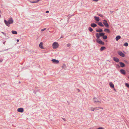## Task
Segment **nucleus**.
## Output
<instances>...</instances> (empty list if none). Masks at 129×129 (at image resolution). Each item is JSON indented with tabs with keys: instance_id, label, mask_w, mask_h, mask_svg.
I'll list each match as a JSON object with an SVG mask.
<instances>
[{
	"instance_id": "de8ad7c7",
	"label": "nucleus",
	"mask_w": 129,
	"mask_h": 129,
	"mask_svg": "<svg viewBox=\"0 0 129 129\" xmlns=\"http://www.w3.org/2000/svg\"><path fill=\"white\" fill-rule=\"evenodd\" d=\"M97 129H98V128H97Z\"/></svg>"
},
{
	"instance_id": "412c9836",
	"label": "nucleus",
	"mask_w": 129,
	"mask_h": 129,
	"mask_svg": "<svg viewBox=\"0 0 129 129\" xmlns=\"http://www.w3.org/2000/svg\"><path fill=\"white\" fill-rule=\"evenodd\" d=\"M104 31L107 33H110L109 30L108 29H105L104 30Z\"/></svg>"
},
{
	"instance_id": "6ab92c4d",
	"label": "nucleus",
	"mask_w": 129,
	"mask_h": 129,
	"mask_svg": "<svg viewBox=\"0 0 129 129\" xmlns=\"http://www.w3.org/2000/svg\"><path fill=\"white\" fill-rule=\"evenodd\" d=\"M121 38V37L119 36H116L115 38L116 40L118 41V40Z\"/></svg>"
},
{
	"instance_id": "a878e982",
	"label": "nucleus",
	"mask_w": 129,
	"mask_h": 129,
	"mask_svg": "<svg viewBox=\"0 0 129 129\" xmlns=\"http://www.w3.org/2000/svg\"><path fill=\"white\" fill-rule=\"evenodd\" d=\"M100 36H103L105 35V33H100Z\"/></svg>"
},
{
	"instance_id": "f3484780",
	"label": "nucleus",
	"mask_w": 129,
	"mask_h": 129,
	"mask_svg": "<svg viewBox=\"0 0 129 129\" xmlns=\"http://www.w3.org/2000/svg\"><path fill=\"white\" fill-rule=\"evenodd\" d=\"M90 26H91L93 27H96L97 26V25L96 24L94 23H91V24Z\"/></svg>"
},
{
	"instance_id": "c756f323",
	"label": "nucleus",
	"mask_w": 129,
	"mask_h": 129,
	"mask_svg": "<svg viewBox=\"0 0 129 129\" xmlns=\"http://www.w3.org/2000/svg\"><path fill=\"white\" fill-rule=\"evenodd\" d=\"M128 45V43L127 42L125 43L124 44V45L125 46H127Z\"/></svg>"
},
{
	"instance_id": "6e6552de",
	"label": "nucleus",
	"mask_w": 129,
	"mask_h": 129,
	"mask_svg": "<svg viewBox=\"0 0 129 129\" xmlns=\"http://www.w3.org/2000/svg\"><path fill=\"white\" fill-rule=\"evenodd\" d=\"M118 53L119 55L122 57H124L125 56L124 54L122 52L120 51H118Z\"/></svg>"
},
{
	"instance_id": "f8f14e48",
	"label": "nucleus",
	"mask_w": 129,
	"mask_h": 129,
	"mask_svg": "<svg viewBox=\"0 0 129 129\" xmlns=\"http://www.w3.org/2000/svg\"><path fill=\"white\" fill-rule=\"evenodd\" d=\"M39 47L40 48L42 49H44V48L43 46V43L42 42H41L39 45Z\"/></svg>"
},
{
	"instance_id": "5701e85b",
	"label": "nucleus",
	"mask_w": 129,
	"mask_h": 129,
	"mask_svg": "<svg viewBox=\"0 0 129 129\" xmlns=\"http://www.w3.org/2000/svg\"><path fill=\"white\" fill-rule=\"evenodd\" d=\"M98 24L100 26L103 27L104 26V25L101 22H99L98 23Z\"/></svg>"
},
{
	"instance_id": "9b49d317",
	"label": "nucleus",
	"mask_w": 129,
	"mask_h": 129,
	"mask_svg": "<svg viewBox=\"0 0 129 129\" xmlns=\"http://www.w3.org/2000/svg\"><path fill=\"white\" fill-rule=\"evenodd\" d=\"M17 111L20 112H23L24 111L23 109V108H20L17 109Z\"/></svg>"
},
{
	"instance_id": "b1692460",
	"label": "nucleus",
	"mask_w": 129,
	"mask_h": 129,
	"mask_svg": "<svg viewBox=\"0 0 129 129\" xmlns=\"http://www.w3.org/2000/svg\"><path fill=\"white\" fill-rule=\"evenodd\" d=\"M12 33L13 34H17V32L14 30H12L11 31Z\"/></svg>"
},
{
	"instance_id": "a19ab883",
	"label": "nucleus",
	"mask_w": 129,
	"mask_h": 129,
	"mask_svg": "<svg viewBox=\"0 0 129 129\" xmlns=\"http://www.w3.org/2000/svg\"><path fill=\"white\" fill-rule=\"evenodd\" d=\"M63 119L65 121V119L64 118H63Z\"/></svg>"
},
{
	"instance_id": "bb28decb",
	"label": "nucleus",
	"mask_w": 129,
	"mask_h": 129,
	"mask_svg": "<svg viewBox=\"0 0 129 129\" xmlns=\"http://www.w3.org/2000/svg\"><path fill=\"white\" fill-rule=\"evenodd\" d=\"M125 85L126 87H127L128 88H129V84L128 83H125Z\"/></svg>"
},
{
	"instance_id": "37998d69",
	"label": "nucleus",
	"mask_w": 129,
	"mask_h": 129,
	"mask_svg": "<svg viewBox=\"0 0 129 129\" xmlns=\"http://www.w3.org/2000/svg\"><path fill=\"white\" fill-rule=\"evenodd\" d=\"M117 65V66H118L119 67V65Z\"/></svg>"
},
{
	"instance_id": "cd10ccee",
	"label": "nucleus",
	"mask_w": 129,
	"mask_h": 129,
	"mask_svg": "<svg viewBox=\"0 0 129 129\" xmlns=\"http://www.w3.org/2000/svg\"><path fill=\"white\" fill-rule=\"evenodd\" d=\"M88 30L90 32H92L93 31V29L91 27H89Z\"/></svg>"
},
{
	"instance_id": "f257e3e1",
	"label": "nucleus",
	"mask_w": 129,
	"mask_h": 129,
	"mask_svg": "<svg viewBox=\"0 0 129 129\" xmlns=\"http://www.w3.org/2000/svg\"><path fill=\"white\" fill-rule=\"evenodd\" d=\"M4 22L7 26L9 27L10 26V24L13 23V20L12 18H10L9 19L8 21H7L6 20H4Z\"/></svg>"
},
{
	"instance_id": "423d86ee",
	"label": "nucleus",
	"mask_w": 129,
	"mask_h": 129,
	"mask_svg": "<svg viewBox=\"0 0 129 129\" xmlns=\"http://www.w3.org/2000/svg\"><path fill=\"white\" fill-rule=\"evenodd\" d=\"M93 100L94 103L98 104H100L101 103V101L98 100V99L96 97H94L93 98Z\"/></svg>"
},
{
	"instance_id": "c9c22d12",
	"label": "nucleus",
	"mask_w": 129,
	"mask_h": 129,
	"mask_svg": "<svg viewBox=\"0 0 129 129\" xmlns=\"http://www.w3.org/2000/svg\"><path fill=\"white\" fill-rule=\"evenodd\" d=\"M99 0H93V1H95L96 2L98 1Z\"/></svg>"
},
{
	"instance_id": "aec40b11",
	"label": "nucleus",
	"mask_w": 129,
	"mask_h": 129,
	"mask_svg": "<svg viewBox=\"0 0 129 129\" xmlns=\"http://www.w3.org/2000/svg\"><path fill=\"white\" fill-rule=\"evenodd\" d=\"M96 36V38H100V33H96L95 35Z\"/></svg>"
},
{
	"instance_id": "e433bc0d",
	"label": "nucleus",
	"mask_w": 129,
	"mask_h": 129,
	"mask_svg": "<svg viewBox=\"0 0 129 129\" xmlns=\"http://www.w3.org/2000/svg\"><path fill=\"white\" fill-rule=\"evenodd\" d=\"M46 13H48L49 12V11H46Z\"/></svg>"
},
{
	"instance_id": "4c0bfd02",
	"label": "nucleus",
	"mask_w": 129,
	"mask_h": 129,
	"mask_svg": "<svg viewBox=\"0 0 129 129\" xmlns=\"http://www.w3.org/2000/svg\"><path fill=\"white\" fill-rule=\"evenodd\" d=\"M114 90H115V91H116V89L114 88Z\"/></svg>"
},
{
	"instance_id": "c85d7f7f",
	"label": "nucleus",
	"mask_w": 129,
	"mask_h": 129,
	"mask_svg": "<svg viewBox=\"0 0 129 129\" xmlns=\"http://www.w3.org/2000/svg\"><path fill=\"white\" fill-rule=\"evenodd\" d=\"M103 38L104 39H106L107 38V37L106 36L104 35L103 37Z\"/></svg>"
},
{
	"instance_id": "f704fd0d",
	"label": "nucleus",
	"mask_w": 129,
	"mask_h": 129,
	"mask_svg": "<svg viewBox=\"0 0 129 129\" xmlns=\"http://www.w3.org/2000/svg\"><path fill=\"white\" fill-rule=\"evenodd\" d=\"M98 129H104L102 127H99L98 128Z\"/></svg>"
},
{
	"instance_id": "39448f33",
	"label": "nucleus",
	"mask_w": 129,
	"mask_h": 129,
	"mask_svg": "<svg viewBox=\"0 0 129 129\" xmlns=\"http://www.w3.org/2000/svg\"><path fill=\"white\" fill-rule=\"evenodd\" d=\"M96 42L102 45H104V43L102 42L101 40L99 38H97L96 39Z\"/></svg>"
},
{
	"instance_id": "a18cd8bd",
	"label": "nucleus",
	"mask_w": 129,
	"mask_h": 129,
	"mask_svg": "<svg viewBox=\"0 0 129 129\" xmlns=\"http://www.w3.org/2000/svg\"><path fill=\"white\" fill-rule=\"evenodd\" d=\"M2 33H3L4 34V32H2Z\"/></svg>"
},
{
	"instance_id": "c03bdc74",
	"label": "nucleus",
	"mask_w": 129,
	"mask_h": 129,
	"mask_svg": "<svg viewBox=\"0 0 129 129\" xmlns=\"http://www.w3.org/2000/svg\"><path fill=\"white\" fill-rule=\"evenodd\" d=\"M5 42H4L3 43H4V44H5Z\"/></svg>"
},
{
	"instance_id": "49530a36",
	"label": "nucleus",
	"mask_w": 129,
	"mask_h": 129,
	"mask_svg": "<svg viewBox=\"0 0 129 129\" xmlns=\"http://www.w3.org/2000/svg\"><path fill=\"white\" fill-rule=\"evenodd\" d=\"M128 78L129 79V76L128 77Z\"/></svg>"
},
{
	"instance_id": "f03ea898",
	"label": "nucleus",
	"mask_w": 129,
	"mask_h": 129,
	"mask_svg": "<svg viewBox=\"0 0 129 129\" xmlns=\"http://www.w3.org/2000/svg\"><path fill=\"white\" fill-rule=\"evenodd\" d=\"M58 44L57 42H55L52 44V46L54 49H55L57 48L58 47Z\"/></svg>"
},
{
	"instance_id": "393cba45",
	"label": "nucleus",
	"mask_w": 129,
	"mask_h": 129,
	"mask_svg": "<svg viewBox=\"0 0 129 129\" xmlns=\"http://www.w3.org/2000/svg\"><path fill=\"white\" fill-rule=\"evenodd\" d=\"M106 48L104 47H101L100 48V50L101 51H102L104 50Z\"/></svg>"
},
{
	"instance_id": "ddd939ff",
	"label": "nucleus",
	"mask_w": 129,
	"mask_h": 129,
	"mask_svg": "<svg viewBox=\"0 0 129 129\" xmlns=\"http://www.w3.org/2000/svg\"><path fill=\"white\" fill-rule=\"evenodd\" d=\"M113 59L114 61L117 62H119V59L117 57H114L113 58Z\"/></svg>"
},
{
	"instance_id": "72a5a7b5",
	"label": "nucleus",
	"mask_w": 129,
	"mask_h": 129,
	"mask_svg": "<svg viewBox=\"0 0 129 129\" xmlns=\"http://www.w3.org/2000/svg\"><path fill=\"white\" fill-rule=\"evenodd\" d=\"M71 44H67V47H69L70 46Z\"/></svg>"
},
{
	"instance_id": "dca6fc26",
	"label": "nucleus",
	"mask_w": 129,
	"mask_h": 129,
	"mask_svg": "<svg viewBox=\"0 0 129 129\" xmlns=\"http://www.w3.org/2000/svg\"><path fill=\"white\" fill-rule=\"evenodd\" d=\"M119 64L120 65V66L121 67H123L125 66V65L123 62H119Z\"/></svg>"
},
{
	"instance_id": "58836bf2",
	"label": "nucleus",
	"mask_w": 129,
	"mask_h": 129,
	"mask_svg": "<svg viewBox=\"0 0 129 129\" xmlns=\"http://www.w3.org/2000/svg\"><path fill=\"white\" fill-rule=\"evenodd\" d=\"M78 91H80V90L79 89H77Z\"/></svg>"
},
{
	"instance_id": "2eb2a0df",
	"label": "nucleus",
	"mask_w": 129,
	"mask_h": 129,
	"mask_svg": "<svg viewBox=\"0 0 129 129\" xmlns=\"http://www.w3.org/2000/svg\"><path fill=\"white\" fill-rule=\"evenodd\" d=\"M120 72L121 73L124 75H125L126 74V72L123 69H121L120 70Z\"/></svg>"
},
{
	"instance_id": "473e14b6",
	"label": "nucleus",
	"mask_w": 129,
	"mask_h": 129,
	"mask_svg": "<svg viewBox=\"0 0 129 129\" xmlns=\"http://www.w3.org/2000/svg\"><path fill=\"white\" fill-rule=\"evenodd\" d=\"M99 15V16H100L102 17H103V15L102 14H98Z\"/></svg>"
},
{
	"instance_id": "79ce46f5",
	"label": "nucleus",
	"mask_w": 129,
	"mask_h": 129,
	"mask_svg": "<svg viewBox=\"0 0 129 129\" xmlns=\"http://www.w3.org/2000/svg\"><path fill=\"white\" fill-rule=\"evenodd\" d=\"M1 17V14H0V17Z\"/></svg>"
},
{
	"instance_id": "9d476101",
	"label": "nucleus",
	"mask_w": 129,
	"mask_h": 129,
	"mask_svg": "<svg viewBox=\"0 0 129 129\" xmlns=\"http://www.w3.org/2000/svg\"><path fill=\"white\" fill-rule=\"evenodd\" d=\"M103 108H102L101 107H98V108H91V110L92 111H93L95 110H99L100 109H103Z\"/></svg>"
},
{
	"instance_id": "4be33fe9",
	"label": "nucleus",
	"mask_w": 129,
	"mask_h": 129,
	"mask_svg": "<svg viewBox=\"0 0 129 129\" xmlns=\"http://www.w3.org/2000/svg\"><path fill=\"white\" fill-rule=\"evenodd\" d=\"M96 31L97 32L101 33L103 31V30L101 29H99V30H96Z\"/></svg>"
},
{
	"instance_id": "a211bd4d",
	"label": "nucleus",
	"mask_w": 129,
	"mask_h": 129,
	"mask_svg": "<svg viewBox=\"0 0 129 129\" xmlns=\"http://www.w3.org/2000/svg\"><path fill=\"white\" fill-rule=\"evenodd\" d=\"M94 19L95 21H99L100 20V19L99 17H97L96 16H94Z\"/></svg>"
},
{
	"instance_id": "2f4dec72",
	"label": "nucleus",
	"mask_w": 129,
	"mask_h": 129,
	"mask_svg": "<svg viewBox=\"0 0 129 129\" xmlns=\"http://www.w3.org/2000/svg\"><path fill=\"white\" fill-rule=\"evenodd\" d=\"M46 29V28L42 29L41 30V31H44V30L45 29Z\"/></svg>"
},
{
	"instance_id": "1a4fd4ad",
	"label": "nucleus",
	"mask_w": 129,
	"mask_h": 129,
	"mask_svg": "<svg viewBox=\"0 0 129 129\" xmlns=\"http://www.w3.org/2000/svg\"><path fill=\"white\" fill-rule=\"evenodd\" d=\"M51 61L54 64H58L59 62V61L58 60L55 59H52L51 60Z\"/></svg>"
},
{
	"instance_id": "0eeeda50",
	"label": "nucleus",
	"mask_w": 129,
	"mask_h": 129,
	"mask_svg": "<svg viewBox=\"0 0 129 129\" xmlns=\"http://www.w3.org/2000/svg\"><path fill=\"white\" fill-rule=\"evenodd\" d=\"M103 23L105 26L107 27H109V25L107 23V21L105 20H103Z\"/></svg>"
},
{
	"instance_id": "4468645a",
	"label": "nucleus",
	"mask_w": 129,
	"mask_h": 129,
	"mask_svg": "<svg viewBox=\"0 0 129 129\" xmlns=\"http://www.w3.org/2000/svg\"><path fill=\"white\" fill-rule=\"evenodd\" d=\"M109 85L112 88H114V84L111 82H110L109 84Z\"/></svg>"
},
{
	"instance_id": "20e7f679",
	"label": "nucleus",
	"mask_w": 129,
	"mask_h": 129,
	"mask_svg": "<svg viewBox=\"0 0 129 129\" xmlns=\"http://www.w3.org/2000/svg\"><path fill=\"white\" fill-rule=\"evenodd\" d=\"M96 42L102 45H104V43L102 42L101 40L99 38H97L96 39Z\"/></svg>"
},
{
	"instance_id": "7c9ffc66",
	"label": "nucleus",
	"mask_w": 129,
	"mask_h": 129,
	"mask_svg": "<svg viewBox=\"0 0 129 129\" xmlns=\"http://www.w3.org/2000/svg\"><path fill=\"white\" fill-rule=\"evenodd\" d=\"M40 0H37L36 1H33V3H37Z\"/></svg>"
},
{
	"instance_id": "7ed1b4c3",
	"label": "nucleus",
	"mask_w": 129,
	"mask_h": 129,
	"mask_svg": "<svg viewBox=\"0 0 129 129\" xmlns=\"http://www.w3.org/2000/svg\"><path fill=\"white\" fill-rule=\"evenodd\" d=\"M96 42L102 45H104V43L102 42L101 40L99 38H97L96 39Z\"/></svg>"
},
{
	"instance_id": "ea45409f",
	"label": "nucleus",
	"mask_w": 129,
	"mask_h": 129,
	"mask_svg": "<svg viewBox=\"0 0 129 129\" xmlns=\"http://www.w3.org/2000/svg\"><path fill=\"white\" fill-rule=\"evenodd\" d=\"M19 41V40H18V39H17V42H18Z\"/></svg>"
}]
</instances>
